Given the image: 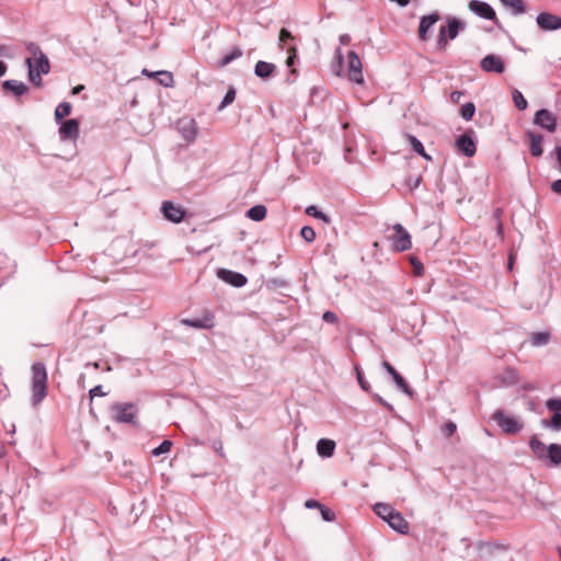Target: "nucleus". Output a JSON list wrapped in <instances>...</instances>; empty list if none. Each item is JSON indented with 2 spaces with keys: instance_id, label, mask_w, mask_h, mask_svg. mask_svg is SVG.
Here are the masks:
<instances>
[{
  "instance_id": "aec40b11",
  "label": "nucleus",
  "mask_w": 561,
  "mask_h": 561,
  "mask_svg": "<svg viewBox=\"0 0 561 561\" xmlns=\"http://www.w3.org/2000/svg\"><path fill=\"white\" fill-rule=\"evenodd\" d=\"M335 443L331 439L321 438L317 444V451L322 457H331L334 454Z\"/></svg>"
},
{
  "instance_id": "c9c22d12",
  "label": "nucleus",
  "mask_w": 561,
  "mask_h": 561,
  "mask_svg": "<svg viewBox=\"0 0 561 561\" xmlns=\"http://www.w3.org/2000/svg\"><path fill=\"white\" fill-rule=\"evenodd\" d=\"M242 55V51L240 48H234L230 54L226 55L221 61H220V67H226L227 65H229L232 60L241 57Z\"/></svg>"
},
{
  "instance_id": "0eeeda50",
  "label": "nucleus",
  "mask_w": 561,
  "mask_h": 561,
  "mask_svg": "<svg viewBox=\"0 0 561 561\" xmlns=\"http://www.w3.org/2000/svg\"><path fill=\"white\" fill-rule=\"evenodd\" d=\"M59 136L61 140H76L80 134V124L78 119L71 118L59 123Z\"/></svg>"
},
{
  "instance_id": "603ef678",
  "label": "nucleus",
  "mask_w": 561,
  "mask_h": 561,
  "mask_svg": "<svg viewBox=\"0 0 561 561\" xmlns=\"http://www.w3.org/2000/svg\"><path fill=\"white\" fill-rule=\"evenodd\" d=\"M382 366L391 375V377L398 373L389 362H383Z\"/></svg>"
},
{
  "instance_id": "1a4fd4ad",
  "label": "nucleus",
  "mask_w": 561,
  "mask_h": 561,
  "mask_svg": "<svg viewBox=\"0 0 561 561\" xmlns=\"http://www.w3.org/2000/svg\"><path fill=\"white\" fill-rule=\"evenodd\" d=\"M534 123L549 133H554L557 129L556 116L548 110H539L534 118Z\"/></svg>"
},
{
  "instance_id": "0e129e2a",
  "label": "nucleus",
  "mask_w": 561,
  "mask_h": 561,
  "mask_svg": "<svg viewBox=\"0 0 561 561\" xmlns=\"http://www.w3.org/2000/svg\"><path fill=\"white\" fill-rule=\"evenodd\" d=\"M294 61H295V58H293V56H287L286 65L288 67H291L294 65Z\"/></svg>"
},
{
  "instance_id": "9b49d317",
  "label": "nucleus",
  "mask_w": 561,
  "mask_h": 561,
  "mask_svg": "<svg viewBox=\"0 0 561 561\" xmlns=\"http://www.w3.org/2000/svg\"><path fill=\"white\" fill-rule=\"evenodd\" d=\"M456 149L466 157H473L476 154V142L469 133H466L457 138Z\"/></svg>"
},
{
  "instance_id": "680f3d73",
  "label": "nucleus",
  "mask_w": 561,
  "mask_h": 561,
  "mask_svg": "<svg viewBox=\"0 0 561 561\" xmlns=\"http://www.w3.org/2000/svg\"><path fill=\"white\" fill-rule=\"evenodd\" d=\"M142 75L147 76L148 78H156L157 77V75H154V72H151V71H149L147 69L142 70Z\"/></svg>"
},
{
  "instance_id": "39448f33",
  "label": "nucleus",
  "mask_w": 561,
  "mask_h": 561,
  "mask_svg": "<svg viewBox=\"0 0 561 561\" xmlns=\"http://www.w3.org/2000/svg\"><path fill=\"white\" fill-rule=\"evenodd\" d=\"M493 420L506 434H516L523 428L522 423H518L514 417L501 410L494 412Z\"/></svg>"
},
{
  "instance_id": "e433bc0d",
  "label": "nucleus",
  "mask_w": 561,
  "mask_h": 561,
  "mask_svg": "<svg viewBox=\"0 0 561 561\" xmlns=\"http://www.w3.org/2000/svg\"><path fill=\"white\" fill-rule=\"evenodd\" d=\"M234 99H236V90L231 87V88L227 91V93H226V95H225L224 100L221 101L220 105L218 106V111H221V110H224L226 106H228L229 104H231V103L234 101Z\"/></svg>"
},
{
  "instance_id": "49530a36",
  "label": "nucleus",
  "mask_w": 561,
  "mask_h": 561,
  "mask_svg": "<svg viewBox=\"0 0 561 561\" xmlns=\"http://www.w3.org/2000/svg\"><path fill=\"white\" fill-rule=\"evenodd\" d=\"M294 36L291 35V33L287 30V28H282L279 31V36H278V39H279V45L282 46L283 43H285L286 41L288 39H293Z\"/></svg>"
},
{
  "instance_id": "9d476101",
  "label": "nucleus",
  "mask_w": 561,
  "mask_h": 561,
  "mask_svg": "<svg viewBox=\"0 0 561 561\" xmlns=\"http://www.w3.org/2000/svg\"><path fill=\"white\" fill-rule=\"evenodd\" d=\"M470 11L474 14L479 15L482 19L496 21V14L493 8L483 1L480 0H471L468 4Z\"/></svg>"
},
{
  "instance_id": "6ab92c4d",
  "label": "nucleus",
  "mask_w": 561,
  "mask_h": 561,
  "mask_svg": "<svg viewBox=\"0 0 561 561\" xmlns=\"http://www.w3.org/2000/svg\"><path fill=\"white\" fill-rule=\"evenodd\" d=\"M275 71V65L272 62L260 60L255 64L254 72L257 77L266 79Z\"/></svg>"
},
{
  "instance_id": "f704fd0d",
  "label": "nucleus",
  "mask_w": 561,
  "mask_h": 561,
  "mask_svg": "<svg viewBox=\"0 0 561 561\" xmlns=\"http://www.w3.org/2000/svg\"><path fill=\"white\" fill-rule=\"evenodd\" d=\"M306 214L309 216H313L318 219H321L325 224H330V218L322 211H319L316 206H309L306 209Z\"/></svg>"
},
{
  "instance_id": "3c124183",
  "label": "nucleus",
  "mask_w": 561,
  "mask_h": 561,
  "mask_svg": "<svg viewBox=\"0 0 561 561\" xmlns=\"http://www.w3.org/2000/svg\"><path fill=\"white\" fill-rule=\"evenodd\" d=\"M105 393L102 391V387L101 386H95L94 388H92L90 390V398L93 399L94 397H98V396H104Z\"/></svg>"
},
{
  "instance_id": "bb28decb",
  "label": "nucleus",
  "mask_w": 561,
  "mask_h": 561,
  "mask_svg": "<svg viewBox=\"0 0 561 561\" xmlns=\"http://www.w3.org/2000/svg\"><path fill=\"white\" fill-rule=\"evenodd\" d=\"M71 113V104L69 102L60 103L55 110V119L57 123L62 122V119L70 115Z\"/></svg>"
},
{
  "instance_id": "7ed1b4c3",
  "label": "nucleus",
  "mask_w": 561,
  "mask_h": 561,
  "mask_svg": "<svg viewBox=\"0 0 561 561\" xmlns=\"http://www.w3.org/2000/svg\"><path fill=\"white\" fill-rule=\"evenodd\" d=\"M388 238L392 242L394 251L403 252L411 249V236L400 224H396Z\"/></svg>"
},
{
  "instance_id": "e2e57ef3",
  "label": "nucleus",
  "mask_w": 561,
  "mask_h": 561,
  "mask_svg": "<svg viewBox=\"0 0 561 561\" xmlns=\"http://www.w3.org/2000/svg\"><path fill=\"white\" fill-rule=\"evenodd\" d=\"M7 71V66L4 62L0 60V77H2Z\"/></svg>"
},
{
  "instance_id": "412c9836",
  "label": "nucleus",
  "mask_w": 561,
  "mask_h": 561,
  "mask_svg": "<svg viewBox=\"0 0 561 561\" xmlns=\"http://www.w3.org/2000/svg\"><path fill=\"white\" fill-rule=\"evenodd\" d=\"M529 445L533 453L539 459H546V456L548 454V446H546L537 436L531 437Z\"/></svg>"
},
{
  "instance_id": "5701e85b",
  "label": "nucleus",
  "mask_w": 561,
  "mask_h": 561,
  "mask_svg": "<svg viewBox=\"0 0 561 561\" xmlns=\"http://www.w3.org/2000/svg\"><path fill=\"white\" fill-rule=\"evenodd\" d=\"M546 459H549L552 465L559 466L561 463V446L558 444L549 445Z\"/></svg>"
},
{
  "instance_id": "4be33fe9",
  "label": "nucleus",
  "mask_w": 561,
  "mask_h": 561,
  "mask_svg": "<svg viewBox=\"0 0 561 561\" xmlns=\"http://www.w3.org/2000/svg\"><path fill=\"white\" fill-rule=\"evenodd\" d=\"M3 89L13 92L15 95H22L26 92V85L16 80H7L3 82Z\"/></svg>"
},
{
  "instance_id": "423d86ee",
  "label": "nucleus",
  "mask_w": 561,
  "mask_h": 561,
  "mask_svg": "<svg viewBox=\"0 0 561 561\" xmlns=\"http://www.w3.org/2000/svg\"><path fill=\"white\" fill-rule=\"evenodd\" d=\"M363 66L358 55L355 51H350L347 55V76L350 80L357 84L364 82Z\"/></svg>"
},
{
  "instance_id": "c03bdc74",
  "label": "nucleus",
  "mask_w": 561,
  "mask_h": 561,
  "mask_svg": "<svg viewBox=\"0 0 561 561\" xmlns=\"http://www.w3.org/2000/svg\"><path fill=\"white\" fill-rule=\"evenodd\" d=\"M546 425L551 426L556 431L561 430V413H553L551 420L549 422H546Z\"/></svg>"
},
{
  "instance_id": "2f4dec72",
  "label": "nucleus",
  "mask_w": 561,
  "mask_h": 561,
  "mask_svg": "<svg viewBox=\"0 0 561 561\" xmlns=\"http://www.w3.org/2000/svg\"><path fill=\"white\" fill-rule=\"evenodd\" d=\"M410 263L413 268V274L417 277H421L424 275V265L423 263L415 256H410Z\"/></svg>"
},
{
  "instance_id": "4468645a",
  "label": "nucleus",
  "mask_w": 561,
  "mask_h": 561,
  "mask_svg": "<svg viewBox=\"0 0 561 561\" xmlns=\"http://www.w3.org/2000/svg\"><path fill=\"white\" fill-rule=\"evenodd\" d=\"M218 276L219 278L234 287H242L247 284V277L233 271L220 268L218 271Z\"/></svg>"
},
{
  "instance_id": "5fc2aeb1",
  "label": "nucleus",
  "mask_w": 561,
  "mask_h": 561,
  "mask_svg": "<svg viewBox=\"0 0 561 561\" xmlns=\"http://www.w3.org/2000/svg\"><path fill=\"white\" fill-rule=\"evenodd\" d=\"M305 505L308 508H320L321 507V504L316 500H308Z\"/></svg>"
},
{
  "instance_id": "c85d7f7f",
  "label": "nucleus",
  "mask_w": 561,
  "mask_h": 561,
  "mask_svg": "<svg viewBox=\"0 0 561 561\" xmlns=\"http://www.w3.org/2000/svg\"><path fill=\"white\" fill-rule=\"evenodd\" d=\"M26 65L28 66L30 81L34 83L36 87H39L42 84V72L35 70L34 65L32 62V58L26 59Z\"/></svg>"
},
{
  "instance_id": "473e14b6",
  "label": "nucleus",
  "mask_w": 561,
  "mask_h": 561,
  "mask_svg": "<svg viewBox=\"0 0 561 561\" xmlns=\"http://www.w3.org/2000/svg\"><path fill=\"white\" fill-rule=\"evenodd\" d=\"M513 102L515 106L520 111L527 107V101L518 90H514L513 92Z\"/></svg>"
},
{
  "instance_id": "a19ab883",
  "label": "nucleus",
  "mask_w": 561,
  "mask_h": 561,
  "mask_svg": "<svg viewBox=\"0 0 561 561\" xmlns=\"http://www.w3.org/2000/svg\"><path fill=\"white\" fill-rule=\"evenodd\" d=\"M172 448V442L170 440H163L157 448L152 450V454L154 456H159L161 454H167Z\"/></svg>"
},
{
  "instance_id": "338daca9",
  "label": "nucleus",
  "mask_w": 561,
  "mask_h": 561,
  "mask_svg": "<svg viewBox=\"0 0 561 561\" xmlns=\"http://www.w3.org/2000/svg\"><path fill=\"white\" fill-rule=\"evenodd\" d=\"M497 232L501 234L503 232L502 224L499 221L497 224Z\"/></svg>"
},
{
  "instance_id": "de8ad7c7",
  "label": "nucleus",
  "mask_w": 561,
  "mask_h": 561,
  "mask_svg": "<svg viewBox=\"0 0 561 561\" xmlns=\"http://www.w3.org/2000/svg\"><path fill=\"white\" fill-rule=\"evenodd\" d=\"M322 319L328 323H337V316L332 311H325Z\"/></svg>"
},
{
  "instance_id": "bf43d9fd",
  "label": "nucleus",
  "mask_w": 561,
  "mask_h": 561,
  "mask_svg": "<svg viewBox=\"0 0 561 561\" xmlns=\"http://www.w3.org/2000/svg\"><path fill=\"white\" fill-rule=\"evenodd\" d=\"M288 56H293V58H296L297 56V48L295 46H289L287 48Z\"/></svg>"
},
{
  "instance_id": "864d4df0",
  "label": "nucleus",
  "mask_w": 561,
  "mask_h": 561,
  "mask_svg": "<svg viewBox=\"0 0 561 561\" xmlns=\"http://www.w3.org/2000/svg\"><path fill=\"white\" fill-rule=\"evenodd\" d=\"M551 190H552L556 194H561V179H560V180L554 181V182L551 184Z\"/></svg>"
},
{
  "instance_id": "69168bd1",
  "label": "nucleus",
  "mask_w": 561,
  "mask_h": 561,
  "mask_svg": "<svg viewBox=\"0 0 561 561\" xmlns=\"http://www.w3.org/2000/svg\"><path fill=\"white\" fill-rule=\"evenodd\" d=\"M0 55L5 56L7 55V46L0 45Z\"/></svg>"
},
{
  "instance_id": "79ce46f5",
  "label": "nucleus",
  "mask_w": 561,
  "mask_h": 561,
  "mask_svg": "<svg viewBox=\"0 0 561 561\" xmlns=\"http://www.w3.org/2000/svg\"><path fill=\"white\" fill-rule=\"evenodd\" d=\"M355 370H356L357 381H358L360 388L364 391L368 392L370 390V385L364 378V375L358 366H355Z\"/></svg>"
},
{
  "instance_id": "f8f14e48",
  "label": "nucleus",
  "mask_w": 561,
  "mask_h": 561,
  "mask_svg": "<svg viewBox=\"0 0 561 561\" xmlns=\"http://www.w3.org/2000/svg\"><path fill=\"white\" fill-rule=\"evenodd\" d=\"M537 24L545 31H554L561 27V18L551 13H540L537 16Z\"/></svg>"
},
{
  "instance_id": "2eb2a0df",
  "label": "nucleus",
  "mask_w": 561,
  "mask_h": 561,
  "mask_svg": "<svg viewBox=\"0 0 561 561\" xmlns=\"http://www.w3.org/2000/svg\"><path fill=\"white\" fill-rule=\"evenodd\" d=\"M214 314L206 311L201 319H183L182 323L195 329H211L214 327Z\"/></svg>"
},
{
  "instance_id": "6e6d98bb",
  "label": "nucleus",
  "mask_w": 561,
  "mask_h": 561,
  "mask_svg": "<svg viewBox=\"0 0 561 561\" xmlns=\"http://www.w3.org/2000/svg\"><path fill=\"white\" fill-rule=\"evenodd\" d=\"M374 399H375L379 404H381V405L386 407L387 409H389V410H391V409H392V407H391L387 401H385L380 396L375 394V396H374Z\"/></svg>"
},
{
  "instance_id": "7c9ffc66",
  "label": "nucleus",
  "mask_w": 561,
  "mask_h": 561,
  "mask_svg": "<svg viewBox=\"0 0 561 561\" xmlns=\"http://www.w3.org/2000/svg\"><path fill=\"white\" fill-rule=\"evenodd\" d=\"M34 68L36 71L44 75L48 73L50 69L48 58L44 54L38 55L36 58V66H34Z\"/></svg>"
},
{
  "instance_id": "4d7b16f0",
  "label": "nucleus",
  "mask_w": 561,
  "mask_h": 561,
  "mask_svg": "<svg viewBox=\"0 0 561 561\" xmlns=\"http://www.w3.org/2000/svg\"><path fill=\"white\" fill-rule=\"evenodd\" d=\"M421 180H422V176H417L414 181H412V182L409 181L408 185L410 186L411 190H414L420 185Z\"/></svg>"
},
{
  "instance_id": "a18cd8bd",
  "label": "nucleus",
  "mask_w": 561,
  "mask_h": 561,
  "mask_svg": "<svg viewBox=\"0 0 561 561\" xmlns=\"http://www.w3.org/2000/svg\"><path fill=\"white\" fill-rule=\"evenodd\" d=\"M319 510H320L321 516L324 520L333 522L335 519V513L332 510H330L323 505H321V507Z\"/></svg>"
},
{
  "instance_id": "052dcab7",
  "label": "nucleus",
  "mask_w": 561,
  "mask_h": 561,
  "mask_svg": "<svg viewBox=\"0 0 561 561\" xmlns=\"http://www.w3.org/2000/svg\"><path fill=\"white\" fill-rule=\"evenodd\" d=\"M83 89H84V85H83V84L76 85V87L72 89V94H73V95L79 94Z\"/></svg>"
},
{
  "instance_id": "b1692460",
  "label": "nucleus",
  "mask_w": 561,
  "mask_h": 561,
  "mask_svg": "<svg viewBox=\"0 0 561 561\" xmlns=\"http://www.w3.org/2000/svg\"><path fill=\"white\" fill-rule=\"evenodd\" d=\"M266 214L267 209L265 206L255 205L248 210L247 216L254 221H261L266 217Z\"/></svg>"
},
{
  "instance_id": "20e7f679",
  "label": "nucleus",
  "mask_w": 561,
  "mask_h": 561,
  "mask_svg": "<svg viewBox=\"0 0 561 561\" xmlns=\"http://www.w3.org/2000/svg\"><path fill=\"white\" fill-rule=\"evenodd\" d=\"M113 419L121 423H134L137 409L133 403H115L111 407Z\"/></svg>"
},
{
  "instance_id": "a211bd4d",
  "label": "nucleus",
  "mask_w": 561,
  "mask_h": 561,
  "mask_svg": "<svg viewBox=\"0 0 561 561\" xmlns=\"http://www.w3.org/2000/svg\"><path fill=\"white\" fill-rule=\"evenodd\" d=\"M528 140H529V149L534 157H540L543 152L542 150V141L543 138L539 134H535L533 131H528L526 134Z\"/></svg>"
},
{
  "instance_id": "09e8293b",
  "label": "nucleus",
  "mask_w": 561,
  "mask_h": 561,
  "mask_svg": "<svg viewBox=\"0 0 561 561\" xmlns=\"http://www.w3.org/2000/svg\"><path fill=\"white\" fill-rule=\"evenodd\" d=\"M443 430H444V433L446 434V436L450 437L455 434L457 426L455 423L448 422L447 424H445Z\"/></svg>"
},
{
  "instance_id": "13d9d810",
  "label": "nucleus",
  "mask_w": 561,
  "mask_h": 561,
  "mask_svg": "<svg viewBox=\"0 0 561 561\" xmlns=\"http://www.w3.org/2000/svg\"><path fill=\"white\" fill-rule=\"evenodd\" d=\"M462 95V92H459V91H454L451 94H450V99L454 101V102H458L460 100Z\"/></svg>"
},
{
  "instance_id": "4c0bfd02",
  "label": "nucleus",
  "mask_w": 561,
  "mask_h": 561,
  "mask_svg": "<svg viewBox=\"0 0 561 561\" xmlns=\"http://www.w3.org/2000/svg\"><path fill=\"white\" fill-rule=\"evenodd\" d=\"M474 112H476V106L473 103L469 102L467 104H465L462 107H461V116L463 119L466 121H470L473 115H474Z\"/></svg>"
},
{
  "instance_id": "f257e3e1",
  "label": "nucleus",
  "mask_w": 561,
  "mask_h": 561,
  "mask_svg": "<svg viewBox=\"0 0 561 561\" xmlns=\"http://www.w3.org/2000/svg\"><path fill=\"white\" fill-rule=\"evenodd\" d=\"M47 396V371L43 363L32 365V404L38 405Z\"/></svg>"
},
{
  "instance_id": "cd10ccee",
  "label": "nucleus",
  "mask_w": 561,
  "mask_h": 561,
  "mask_svg": "<svg viewBox=\"0 0 561 561\" xmlns=\"http://www.w3.org/2000/svg\"><path fill=\"white\" fill-rule=\"evenodd\" d=\"M154 75H157L156 78H158V81L161 85L167 87V88L173 87L174 78H173L172 72L161 70V71H156Z\"/></svg>"
},
{
  "instance_id": "8fccbe9b",
  "label": "nucleus",
  "mask_w": 561,
  "mask_h": 561,
  "mask_svg": "<svg viewBox=\"0 0 561 561\" xmlns=\"http://www.w3.org/2000/svg\"><path fill=\"white\" fill-rule=\"evenodd\" d=\"M27 49L30 50V53H31L34 57H37V55L43 54V53L41 51L39 47H38L36 44H34V43H30V44L27 45Z\"/></svg>"
},
{
  "instance_id": "393cba45",
  "label": "nucleus",
  "mask_w": 561,
  "mask_h": 561,
  "mask_svg": "<svg viewBox=\"0 0 561 561\" xmlns=\"http://www.w3.org/2000/svg\"><path fill=\"white\" fill-rule=\"evenodd\" d=\"M407 139L415 152H417L420 156H422L424 159L428 161L432 160V157L426 153L422 142L415 136L407 135Z\"/></svg>"
},
{
  "instance_id": "58836bf2",
  "label": "nucleus",
  "mask_w": 561,
  "mask_h": 561,
  "mask_svg": "<svg viewBox=\"0 0 561 561\" xmlns=\"http://www.w3.org/2000/svg\"><path fill=\"white\" fill-rule=\"evenodd\" d=\"M393 381L396 382V385L405 393L408 394H411V389H410V386L408 385V382L404 380V378L399 374L397 373L393 377Z\"/></svg>"
},
{
  "instance_id": "72a5a7b5",
  "label": "nucleus",
  "mask_w": 561,
  "mask_h": 561,
  "mask_svg": "<svg viewBox=\"0 0 561 561\" xmlns=\"http://www.w3.org/2000/svg\"><path fill=\"white\" fill-rule=\"evenodd\" d=\"M300 236L301 238L307 241L308 243H311L314 241L316 239V231L312 227L310 226H305L301 228L300 230Z\"/></svg>"
},
{
  "instance_id": "ea45409f",
  "label": "nucleus",
  "mask_w": 561,
  "mask_h": 561,
  "mask_svg": "<svg viewBox=\"0 0 561 561\" xmlns=\"http://www.w3.org/2000/svg\"><path fill=\"white\" fill-rule=\"evenodd\" d=\"M548 340H549V334L548 333L538 332V333H535L533 335L531 343L535 346H540V345L546 344L548 342Z\"/></svg>"
},
{
  "instance_id": "f3484780",
  "label": "nucleus",
  "mask_w": 561,
  "mask_h": 561,
  "mask_svg": "<svg viewBox=\"0 0 561 561\" xmlns=\"http://www.w3.org/2000/svg\"><path fill=\"white\" fill-rule=\"evenodd\" d=\"M387 523L392 529L399 531L400 534H407L409 531V523L397 510L392 515H390V518L387 520Z\"/></svg>"
},
{
  "instance_id": "c756f323",
  "label": "nucleus",
  "mask_w": 561,
  "mask_h": 561,
  "mask_svg": "<svg viewBox=\"0 0 561 561\" xmlns=\"http://www.w3.org/2000/svg\"><path fill=\"white\" fill-rule=\"evenodd\" d=\"M501 2L511 8L515 14H522L526 11L523 0H501Z\"/></svg>"
},
{
  "instance_id": "6e6552de",
  "label": "nucleus",
  "mask_w": 561,
  "mask_h": 561,
  "mask_svg": "<svg viewBox=\"0 0 561 561\" xmlns=\"http://www.w3.org/2000/svg\"><path fill=\"white\" fill-rule=\"evenodd\" d=\"M480 67L485 72L503 73L505 71V62L502 57L490 54L480 61Z\"/></svg>"
},
{
  "instance_id": "a878e982",
  "label": "nucleus",
  "mask_w": 561,
  "mask_h": 561,
  "mask_svg": "<svg viewBox=\"0 0 561 561\" xmlns=\"http://www.w3.org/2000/svg\"><path fill=\"white\" fill-rule=\"evenodd\" d=\"M394 511L396 510L393 507L385 503H377L374 506V512L386 522L390 518V515H392Z\"/></svg>"
},
{
  "instance_id": "774afa93",
  "label": "nucleus",
  "mask_w": 561,
  "mask_h": 561,
  "mask_svg": "<svg viewBox=\"0 0 561 561\" xmlns=\"http://www.w3.org/2000/svg\"><path fill=\"white\" fill-rule=\"evenodd\" d=\"M217 451L220 453V455H222V443L221 442L219 443V447L217 448Z\"/></svg>"
},
{
  "instance_id": "ddd939ff",
  "label": "nucleus",
  "mask_w": 561,
  "mask_h": 561,
  "mask_svg": "<svg viewBox=\"0 0 561 561\" xmlns=\"http://www.w3.org/2000/svg\"><path fill=\"white\" fill-rule=\"evenodd\" d=\"M162 211L164 217L175 224L182 221L185 210L181 206L174 205L172 202H164L162 204Z\"/></svg>"
},
{
  "instance_id": "37998d69",
  "label": "nucleus",
  "mask_w": 561,
  "mask_h": 561,
  "mask_svg": "<svg viewBox=\"0 0 561 561\" xmlns=\"http://www.w3.org/2000/svg\"><path fill=\"white\" fill-rule=\"evenodd\" d=\"M546 407L552 412L561 413V399H549Z\"/></svg>"
},
{
  "instance_id": "f03ea898",
  "label": "nucleus",
  "mask_w": 561,
  "mask_h": 561,
  "mask_svg": "<svg viewBox=\"0 0 561 561\" xmlns=\"http://www.w3.org/2000/svg\"><path fill=\"white\" fill-rule=\"evenodd\" d=\"M462 27L463 23L455 18L448 20L447 26H440L436 43L437 49L445 50L448 46V41L456 38Z\"/></svg>"
},
{
  "instance_id": "dca6fc26",
  "label": "nucleus",
  "mask_w": 561,
  "mask_h": 561,
  "mask_svg": "<svg viewBox=\"0 0 561 561\" xmlns=\"http://www.w3.org/2000/svg\"><path fill=\"white\" fill-rule=\"evenodd\" d=\"M440 19L438 13H432L430 15H425L421 19L419 26V37L421 41L426 42L428 39V31L431 27L438 22Z\"/></svg>"
}]
</instances>
